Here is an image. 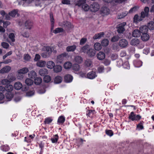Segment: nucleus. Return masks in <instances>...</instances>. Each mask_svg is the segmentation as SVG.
Segmentation results:
<instances>
[{"label":"nucleus","mask_w":154,"mask_h":154,"mask_svg":"<svg viewBox=\"0 0 154 154\" xmlns=\"http://www.w3.org/2000/svg\"><path fill=\"white\" fill-rule=\"evenodd\" d=\"M59 25L60 26L65 27L67 29H69L73 27L70 22L66 21L59 23Z\"/></svg>","instance_id":"f257e3e1"},{"label":"nucleus","mask_w":154,"mask_h":154,"mask_svg":"<svg viewBox=\"0 0 154 154\" xmlns=\"http://www.w3.org/2000/svg\"><path fill=\"white\" fill-rule=\"evenodd\" d=\"M126 24V23L125 22H123L119 24L117 26V31L118 33H122L125 30L124 27Z\"/></svg>","instance_id":"f03ea898"},{"label":"nucleus","mask_w":154,"mask_h":154,"mask_svg":"<svg viewBox=\"0 0 154 154\" xmlns=\"http://www.w3.org/2000/svg\"><path fill=\"white\" fill-rule=\"evenodd\" d=\"M149 8L148 7H145L143 11L140 13V16L143 19L149 16Z\"/></svg>","instance_id":"7ed1b4c3"},{"label":"nucleus","mask_w":154,"mask_h":154,"mask_svg":"<svg viewBox=\"0 0 154 154\" xmlns=\"http://www.w3.org/2000/svg\"><path fill=\"white\" fill-rule=\"evenodd\" d=\"M100 8L99 4L96 2L93 3L90 6V9L92 12H96L98 11Z\"/></svg>","instance_id":"20e7f679"},{"label":"nucleus","mask_w":154,"mask_h":154,"mask_svg":"<svg viewBox=\"0 0 154 154\" xmlns=\"http://www.w3.org/2000/svg\"><path fill=\"white\" fill-rule=\"evenodd\" d=\"M67 54L65 53H63L57 56V62L61 63Z\"/></svg>","instance_id":"39448f33"},{"label":"nucleus","mask_w":154,"mask_h":154,"mask_svg":"<svg viewBox=\"0 0 154 154\" xmlns=\"http://www.w3.org/2000/svg\"><path fill=\"white\" fill-rule=\"evenodd\" d=\"M119 45L120 47L125 48L128 45V42L125 39H122L119 41Z\"/></svg>","instance_id":"423d86ee"},{"label":"nucleus","mask_w":154,"mask_h":154,"mask_svg":"<svg viewBox=\"0 0 154 154\" xmlns=\"http://www.w3.org/2000/svg\"><path fill=\"white\" fill-rule=\"evenodd\" d=\"M149 35L148 33H143L141 36V39L143 42L147 41L149 40Z\"/></svg>","instance_id":"0eeeda50"},{"label":"nucleus","mask_w":154,"mask_h":154,"mask_svg":"<svg viewBox=\"0 0 154 154\" xmlns=\"http://www.w3.org/2000/svg\"><path fill=\"white\" fill-rule=\"evenodd\" d=\"M11 69V67L7 66L4 67L0 70V73L4 74L8 73Z\"/></svg>","instance_id":"6e6552de"},{"label":"nucleus","mask_w":154,"mask_h":154,"mask_svg":"<svg viewBox=\"0 0 154 154\" xmlns=\"http://www.w3.org/2000/svg\"><path fill=\"white\" fill-rule=\"evenodd\" d=\"M107 3H112L113 4L115 5L117 3H121L126 0H103Z\"/></svg>","instance_id":"1a4fd4ad"},{"label":"nucleus","mask_w":154,"mask_h":154,"mask_svg":"<svg viewBox=\"0 0 154 154\" xmlns=\"http://www.w3.org/2000/svg\"><path fill=\"white\" fill-rule=\"evenodd\" d=\"M54 49L52 47H50L48 46L44 47L43 48V50L44 51L46 52L48 55H50Z\"/></svg>","instance_id":"9d476101"},{"label":"nucleus","mask_w":154,"mask_h":154,"mask_svg":"<svg viewBox=\"0 0 154 154\" xmlns=\"http://www.w3.org/2000/svg\"><path fill=\"white\" fill-rule=\"evenodd\" d=\"M139 30L141 33H148V27L146 25H144L141 26L139 28Z\"/></svg>","instance_id":"9b49d317"},{"label":"nucleus","mask_w":154,"mask_h":154,"mask_svg":"<svg viewBox=\"0 0 154 154\" xmlns=\"http://www.w3.org/2000/svg\"><path fill=\"white\" fill-rule=\"evenodd\" d=\"M104 33L103 32H101L99 33L95 34L93 37V39L95 40L99 39L103 37Z\"/></svg>","instance_id":"f8f14e48"},{"label":"nucleus","mask_w":154,"mask_h":154,"mask_svg":"<svg viewBox=\"0 0 154 154\" xmlns=\"http://www.w3.org/2000/svg\"><path fill=\"white\" fill-rule=\"evenodd\" d=\"M140 41L139 39L137 38H133L131 41V44L133 46H137L139 44Z\"/></svg>","instance_id":"ddd939ff"},{"label":"nucleus","mask_w":154,"mask_h":154,"mask_svg":"<svg viewBox=\"0 0 154 154\" xmlns=\"http://www.w3.org/2000/svg\"><path fill=\"white\" fill-rule=\"evenodd\" d=\"M100 11L101 13L103 14L104 15H106L109 14V10L107 8L103 7L101 8Z\"/></svg>","instance_id":"4468645a"},{"label":"nucleus","mask_w":154,"mask_h":154,"mask_svg":"<svg viewBox=\"0 0 154 154\" xmlns=\"http://www.w3.org/2000/svg\"><path fill=\"white\" fill-rule=\"evenodd\" d=\"M87 78L89 79H93L97 76V75L96 74L95 72L91 71L87 74Z\"/></svg>","instance_id":"2eb2a0df"},{"label":"nucleus","mask_w":154,"mask_h":154,"mask_svg":"<svg viewBox=\"0 0 154 154\" xmlns=\"http://www.w3.org/2000/svg\"><path fill=\"white\" fill-rule=\"evenodd\" d=\"M97 59L99 60H103L105 57V54L103 52L100 51L97 55Z\"/></svg>","instance_id":"dca6fc26"},{"label":"nucleus","mask_w":154,"mask_h":154,"mask_svg":"<svg viewBox=\"0 0 154 154\" xmlns=\"http://www.w3.org/2000/svg\"><path fill=\"white\" fill-rule=\"evenodd\" d=\"M64 79L65 81L66 82H70L72 81L73 77L70 75L67 74L65 76Z\"/></svg>","instance_id":"f3484780"},{"label":"nucleus","mask_w":154,"mask_h":154,"mask_svg":"<svg viewBox=\"0 0 154 154\" xmlns=\"http://www.w3.org/2000/svg\"><path fill=\"white\" fill-rule=\"evenodd\" d=\"M141 35V33L139 29H134L132 32V36L134 37H139Z\"/></svg>","instance_id":"a211bd4d"},{"label":"nucleus","mask_w":154,"mask_h":154,"mask_svg":"<svg viewBox=\"0 0 154 154\" xmlns=\"http://www.w3.org/2000/svg\"><path fill=\"white\" fill-rule=\"evenodd\" d=\"M88 45H85L82 47L80 50V51L87 54L90 48Z\"/></svg>","instance_id":"6ab92c4d"},{"label":"nucleus","mask_w":154,"mask_h":154,"mask_svg":"<svg viewBox=\"0 0 154 154\" xmlns=\"http://www.w3.org/2000/svg\"><path fill=\"white\" fill-rule=\"evenodd\" d=\"M76 47L75 45L69 46L66 48V50L68 52H73L76 49Z\"/></svg>","instance_id":"aec40b11"},{"label":"nucleus","mask_w":154,"mask_h":154,"mask_svg":"<svg viewBox=\"0 0 154 154\" xmlns=\"http://www.w3.org/2000/svg\"><path fill=\"white\" fill-rule=\"evenodd\" d=\"M25 25L27 29H30L32 26V22L30 20H27L26 22Z\"/></svg>","instance_id":"412c9836"},{"label":"nucleus","mask_w":154,"mask_h":154,"mask_svg":"<svg viewBox=\"0 0 154 154\" xmlns=\"http://www.w3.org/2000/svg\"><path fill=\"white\" fill-rule=\"evenodd\" d=\"M48 71L46 69H42L39 70V74L42 76H45L48 74Z\"/></svg>","instance_id":"4be33fe9"},{"label":"nucleus","mask_w":154,"mask_h":154,"mask_svg":"<svg viewBox=\"0 0 154 154\" xmlns=\"http://www.w3.org/2000/svg\"><path fill=\"white\" fill-rule=\"evenodd\" d=\"M47 67L50 69L54 68L55 64L54 62L52 61H49L46 63Z\"/></svg>","instance_id":"5701e85b"},{"label":"nucleus","mask_w":154,"mask_h":154,"mask_svg":"<svg viewBox=\"0 0 154 154\" xmlns=\"http://www.w3.org/2000/svg\"><path fill=\"white\" fill-rule=\"evenodd\" d=\"M14 87L15 89L19 90L22 88V85L20 82H17L14 84Z\"/></svg>","instance_id":"b1692460"},{"label":"nucleus","mask_w":154,"mask_h":154,"mask_svg":"<svg viewBox=\"0 0 154 154\" xmlns=\"http://www.w3.org/2000/svg\"><path fill=\"white\" fill-rule=\"evenodd\" d=\"M46 64L45 61L42 60L38 61L36 63L37 66L39 67H44L45 66Z\"/></svg>","instance_id":"393cba45"},{"label":"nucleus","mask_w":154,"mask_h":154,"mask_svg":"<svg viewBox=\"0 0 154 154\" xmlns=\"http://www.w3.org/2000/svg\"><path fill=\"white\" fill-rule=\"evenodd\" d=\"M62 70V67L61 66L59 65H55L53 70L55 72H61Z\"/></svg>","instance_id":"a878e982"},{"label":"nucleus","mask_w":154,"mask_h":154,"mask_svg":"<svg viewBox=\"0 0 154 154\" xmlns=\"http://www.w3.org/2000/svg\"><path fill=\"white\" fill-rule=\"evenodd\" d=\"M29 71V70L27 68L24 67L18 70L17 71L19 72L20 73L24 75L27 73Z\"/></svg>","instance_id":"bb28decb"},{"label":"nucleus","mask_w":154,"mask_h":154,"mask_svg":"<svg viewBox=\"0 0 154 154\" xmlns=\"http://www.w3.org/2000/svg\"><path fill=\"white\" fill-rule=\"evenodd\" d=\"M5 90L8 92H10L14 88L12 85L9 84L7 85L5 87Z\"/></svg>","instance_id":"cd10ccee"},{"label":"nucleus","mask_w":154,"mask_h":154,"mask_svg":"<svg viewBox=\"0 0 154 154\" xmlns=\"http://www.w3.org/2000/svg\"><path fill=\"white\" fill-rule=\"evenodd\" d=\"M143 20L140 16H139L137 14L135 15L134 18V22L135 23H137L138 21H141Z\"/></svg>","instance_id":"c85d7f7f"},{"label":"nucleus","mask_w":154,"mask_h":154,"mask_svg":"<svg viewBox=\"0 0 154 154\" xmlns=\"http://www.w3.org/2000/svg\"><path fill=\"white\" fill-rule=\"evenodd\" d=\"M29 77L34 79L36 76V73L35 71L32 70L30 71L28 74Z\"/></svg>","instance_id":"c756f323"},{"label":"nucleus","mask_w":154,"mask_h":154,"mask_svg":"<svg viewBox=\"0 0 154 154\" xmlns=\"http://www.w3.org/2000/svg\"><path fill=\"white\" fill-rule=\"evenodd\" d=\"M96 51L92 49H90L88 53V55L91 57H93L95 55Z\"/></svg>","instance_id":"7c9ffc66"},{"label":"nucleus","mask_w":154,"mask_h":154,"mask_svg":"<svg viewBox=\"0 0 154 154\" xmlns=\"http://www.w3.org/2000/svg\"><path fill=\"white\" fill-rule=\"evenodd\" d=\"M62 80V77L59 76H56L54 79V82L55 84H58L61 83Z\"/></svg>","instance_id":"2f4dec72"},{"label":"nucleus","mask_w":154,"mask_h":154,"mask_svg":"<svg viewBox=\"0 0 154 154\" xmlns=\"http://www.w3.org/2000/svg\"><path fill=\"white\" fill-rule=\"evenodd\" d=\"M94 48L97 51H99L102 48L101 46L100 43L96 42L94 45Z\"/></svg>","instance_id":"473e14b6"},{"label":"nucleus","mask_w":154,"mask_h":154,"mask_svg":"<svg viewBox=\"0 0 154 154\" xmlns=\"http://www.w3.org/2000/svg\"><path fill=\"white\" fill-rule=\"evenodd\" d=\"M7 78L8 81H9L10 83L14 81L16 79L15 76L11 74L8 75Z\"/></svg>","instance_id":"72a5a7b5"},{"label":"nucleus","mask_w":154,"mask_h":154,"mask_svg":"<svg viewBox=\"0 0 154 154\" xmlns=\"http://www.w3.org/2000/svg\"><path fill=\"white\" fill-rule=\"evenodd\" d=\"M75 60L77 63H80L82 62L83 59L81 56H78L75 57Z\"/></svg>","instance_id":"f704fd0d"},{"label":"nucleus","mask_w":154,"mask_h":154,"mask_svg":"<svg viewBox=\"0 0 154 154\" xmlns=\"http://www.w3.org/2000/svg\"><path fill=\"white\" fill-rule=\"evenodd\" d=\"M85 3V0H79L75 3V5L80 6L83 5Z\"/></svg>","instance_id":"c9c22d12"},{"label":"nucleus","mask_w":154,"mask_h":154,"mask_svg":"<svg viewBox=\"0 0 154 154\" xmlns=\"http://www.w3.org/2000/svg\"><path fill=\"white\" fill-rule=\"evenodd\" d=\"M147 26L148 29L151 30H153L154 29V23L152 21L148 23Z\"/></svg>","instance_id":"e433bc0d"},{"label":"nucleus","mask_w":154,"mask_h":154,"mask_svg":"<svg viewBox=\"0 0 154 154\" xmlns=\"http://www.w3.org/2000/svg\"><path fill=\"white\" fill-rule=\"evenodd\" d=\"M25 83L27 85H31L33 84V81L29 78H27L25 80Z\"/></svg>","instance_id":"4c0bfd02"},{"label":"nucleus","mask_w":154,"mask_h":154,"mask_svg":"<svg viewBox=\"0 0 154 154\" xmlns=\"http://www.w3.org/2000/svg\"><path fill=\"white\" fill-rule=\"evenodd\" d=\"M65 120V118L64 116H61L59 117L57 122L60 124H63Z\"/></svg>","instance_id":"58836bf2"},{"label":"nucleus","mask_w":154,"mask_h":154,"mask_svg":"<svg viewBox=\"0 0 154 154\" xmlns=\"http://www.w3.org/2000/svg\"><path fill=\"white\" fill-rule=\"evenodd\" d=\"M72 66V64L69 62H68L66 63L64 65V67L66 69H68L71 68Z\"/></svg>","instance_id":"ea45409f"},{"label":"nucleus","mask_w":154,"mask_h":154,"mask_svg":"<svg viewBox=\"0 0 154 154\" xmlns=\"http://www.w3.org/2000/svg\"><path fill=\"white\" fill-rule=\"evenodd\" d=\"M109 41L107 39H103L101 42V44L103 46H106L109 44Z\"/></svg>","instance_id":"a19ab883"},{"label":"nucleus","mask_w":154,"mask_h":154,"mask_svg":"<svg viewBox=\"0 0 154 154\" xmlns=\"http://www.w3.org/2000/svg\"><path fill=\"white\" fill-rule=\"evenodd\" d=\"M42 82V79L40 77L36 78L34 80L35 83L37 85L40 84Z\"/></svg>","instance_id":"79ce46f5"},{"label":"nucleus","mask_w":154,"mask_h":154,"mask_svg":"<svg viewBox=\"0 0 154 154\" xmlns=\"http://www.w3.org/2000/svg\"><path fill=\"white\" fill-rule=\"evenodd\" d=\"M13 95L11 92L8 93L6 94V98L8 99V100L10 101L13 97Z\"/></svg>","instance_id":"37998d69"},{"label":"nucleus","mask_w":154,"mask_h":154,"mask_svg":"<svg viewBox=\"0 0 154 154\" xmlns=\"http://www.w3.org/2000/svg\"><path fill=\"white\" fill-rule=\"evenodd\" d=\"M63 29L62 28H56L53 31V32L57 34L59 33L63 32Z\"/></svg>","instance_id":"c03bdc74"},{"label":"nucleus","mask_w":154,"mask_h":154,"mask_svg":"<svg viewBox=\"0 0 154 154\" xmlns=\"http://www.w3.org/2000/svg\"><path fill=\"white\" fill-rule=\"evenodd\" d=\"M17 12L18 11L17 10H15L9 12V15L11 17H14L17 14Z\"/></svg>","instance_id":"a18cd8bd"},{"label":"nucleus","mask_w":154,"mask_h":154,"mask_svg":"<svg viewBox=\"0 0 154 154\" xmlns=\"http://www.w3.org/2000/svg\"><path fill=\"white\" fill-rule=\"evenodd\" d=\"M9 38L11 40L12 42H14L15 41V35L14 33H10L8 35Z\"/></svg>","instance_id":"49530a36"},{"label":"nucleus","mask_w":154,"mask_h":154,"mask_svg":"<svg viewBox=\"0 0 154 154\" xmlns=\"http://www.w3.org/2000/svg\"><path fill=\"white\" fill-rule=\"evenodd\" d=\"M128 14L127 11H125L119 15L118 17L119 19L122 18L126 16Z\"/></svg>","instance_id":"de8ad7c7"},{"label":"nucleus","mask_w":154,"mask_h":154,"mask_svg":"<svg viewBox=\"0 0 154 154\" xmlns=\"http://www.w3.org/2000/svg\"><path fill=\"white\" fill-rule=\"evenodd\" d=\"M17 78L18 79L22 80L24 78V75L20 73L19 72L17 71Z\"/></svg>","instance_id":"09e8293b"},{"label":"nucleus","mask_w":154,"mask_h":154,"mask_svg":"<svg viewBox=\"0 0 154 154\" xmlns=\"http://www.w3.org/2000/svg\"><path fill=\"white\" fill-rule=\"evenodd\" d=\"M51 80V77L48 75H45L44 78V81L45 82L48 83Z\"/></svg>","instance_id":"8fccbe9b"},{"label":"nucleus","mask_w":154,"mask_h":154,"mask_svg":"<svg viewBox=\"0 0 154 154\" xmlns=\"http://www.w3.org/2000/svg\"><path fill=\"white\" fill-rule=\"evenodd\" d=\"M21 34L24 37L28 38L29 37V34L26 31L21 32Z\"/></svg>","instance_id":"3c124183"},{"label":"nucleus","mask_w":154,"mask_h":154,"mask_svg":"<svg viewBox=\"0 0 154 154\" xmlns=\"http://www.w3.org/2000/svg\"><path fill=\"white\" fill-rule=\"evenodd\" d=\"M58 137L57 135H55V136L51 139V140L53 143H56L58 140Z\"/></svg>","instance_id":"603ef678"},{"label":"nucleus","mask_w":154,"mask_h":154,"mask_svg":"<svg viewBox=\"0 0 154 154\" xmlns=\"http://www.w3.org/2000/svg\"><path fill=\"white\" fill-rule=\"evenodd\" d=\"M135 115L134 114L133 112H131V113L130 115L129 116V119H131L132 121L135 120Z\"/></svg>","instance_id":"864d4df0"},{"label":"nucleus","mask_w":154,"mask_h":154,"mask_svg":"<svg viewBox=\"0 0 154 154\" xmlns=\"http://www.w3.org/2000/svg\"><path fill=\"white\" fill-rule=\"evenodd\" d=\"M120 38L118 35L114 36L111 38V41L113 42H117Z\"/></svg>","instance_id":"5fc2aeb1"},{"label":"nucleus","mask_w":154,"mask_h":154,"mask_svg":"<svg viewBox=\"0 0 154 154\" xmlns=\"http://www.w3.org/2000/svg\"><path fill=\"white\" fill-rule=\"evenodd\" d=\"M72 68L74 71H78L80 69L79 65L78 64H75L73 65Z\"/></svg>","instance_id":"6e6d98bb"},{"label":"nucleus","mask_w":154,"mask_h":154,"mask_svg":"<svg viewBox=\"0 0 154 154\" xmlns=\"http://www.w3.org/2000/svg\"><path fill=\"white\" fill-rule=\"evenodd\" d=\"M85 64L87 67L91 66L92 65L91 61L90 60H87L85 61Z\"/></svg>","instance_id":"4d7b16f0"},{"label":"nucleus","mask_w":154,"mask_h":154,"mask_svg":"<svg viewBox=\"0 0 154 154\" xmlns=\"http://www.w3.org/2000/svg\"><path fill=\"white\" fill-rule=\"evenodd\" d=\"M1 84L3 85H5L10 83L8 79H4L2 80L1 82Z\"/></svg>","instance_id":"13d9d810"},{"label":"nucleus","mask_w":154,"mask_h":154,"mask_svg":"<svg viewBox=\"0 0 154 154\" xmlns=\"http://www.w3.org/2000/svg\"><path fill=\"white\" fill-rule=\"evenodd\" d=\"M53 120L50 118H48L45 119L44 121V123L45 124H49L51 123L52 121Z\"/></svg>","instance_id":"bf43d9fd"},{"label":"nucleus","mask_w":154,"mask_h":154,"mask_svg":"<svg viewBox=\"0 0 154 154\" xmlns=\"http://www.w3.org/2000/svg\"><path fill=\"white\" fill-rule=\"evenodd\" d=\"M1 45L3 48L5 49L8 48L9 46L8 44L5 42H2Z\"/></svg>","instance_id":"052dcab7"},{"label":"nucleus","mask_w":154,"mask_h":154,"mask_svg":"<svg viewBox=\"0 0 154 154\" xmlns=\"http://www.w3.org/2000/svg\"><path fill=\"white\" fill-rule=\"evenodd\" d=\"M106 133L107 135L110 136H112L113 134V132L111 130H106Z\"/></svg>","instance_id":"680f3d73"},{"label":"nucleus","mask_w":154,"mask_h":154,"mask_svg":"<svg viewBox=\"0 0 154 154\" xmlns=\"http://www.w3.org/2000/svg\"><path fill=\"white\" fill-rule=\"evenodd\" d=\"M89 8V6L87 4H84L82 5V8L85 11H88Z\"/></svg>","instance_id":"e2e57ef3"},{"label":"nucleus","mask_w":154,"mask_h":154,"mask_svg":"<svg viewBox=\"0 0 154 154\" xmlns=\"http://www.w3.org/2000/svg\"><path fill=\"white\" fill-rule=\"evenodd\" d=\"M104 70V66H100L97 69L98 72L100 73H102L103 72Z\"/></svg>","instance_id":"0e129e2a"},{"label":"nucleus","mask_w":154,"mask_h":154,"mask_svg":"<svg viewBox=\"0 0 154 154\" xmlns=\"http://www.w3.org/2000/svg\"><path fill=\"white\" fill-rule=\"evenodd\" d=\"M137 128L138 130H142L143 128V124L141 122H140L139 124H138L137 126Z\"/></svg>","instance_id":"69168bd1"},{"label":"nucleus","mask_w":154,"mask_h":154,"mask_svg":"<svg viewBox=\"0 0 154 154\" xmlns=\"http://www.w3.org/2000/svg\"><path fill=\"white\" fill-rule=\"evenodd\" d=\"M87 39L86 38H82L80 40V44L84 45L87 41Z\"/></svg>","instance_id":"338daca9"},{"label":"nucleus","mask_w":154,"mask_h":154,"mask_svg":"<svg viewBox=\"0 0 154 154\" xmlns=\"http://www.w3.org/2000/svg\"><path fill=\"white\" fill-rule=\"evenodd\" d=\"M103 63L106 66H108L110 64V61L108 59H106L103 60Z\"/></svg>","instance_id":"774afa93"}]
</instances>
